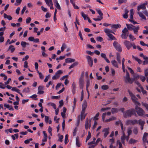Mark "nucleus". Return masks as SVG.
<instances>
[{"label":"nucleus","mask_w":148,"mask_h":148,"mask_svg":"<svg viewBox=\"0 0 148 148\" xmlns=\"http://www.w3.org/2000/svg\"><path fill=\"white\" fill-rule=\"evenodd\" d=\"M147 3H143L140 5H139L138 7L137 10L138 12H139L140 9L145 10L146 9L145 5Z\"/></svg>","instance_id":"9b49d317"},{"label":"nucleus","mask_w":148,"mask_h":148,"mask_svg":"<svg viewBox=\"0 0 148 148\" xmlns=\"http://www.w3.org/2000/svg\"><path fill=\"white\" fill-rule=\"evenodd\" d=\"M87 106V103L86 101H84L82 105V110L80 116L79 115L78 117V120H81L84 119L86 115L84 114L85 110Z\"/></svg>","instance_id":"f257e3e1"},{"label":"nucleus","mask_w":148,"mask_h":148,"mask_svg":"<svg viewBox=\"0 0 148 148\" xmlns=\"http://www.w3.org/2000/svg\"><path fill=\"white\" fill-rule=\"evenodd\" d=\"M49 105L51 106L52 107H53V108L54 109H56V106L55 104L54 103H50L48 104Z\"/></svg>","instance_id":"ea45409f"},{"label":"nucleus","mask_w":148,"mask_h":148,"mask_svg":"<svg viewBox=\"0 0 148 148\" xmlns=\"http://www.w3.org/2000/svg\"><path fill=\"white\" fill-rule=\"evenodd\" d=\"M142 105L145 107L148 110V104L146 103H142Z\"/></svg>","instance_id":"4d7b16f0"},{"label":"nucleus","mask_w":148,"mask_h":148,"mask_svg":"<svg viewBox=\"0 0 148 148\" xmlns=\"http://www.w3.org/2000/svg\"><path fill=\"white\" fill-rule=\"evenodd\" d=\"M55 3H56L55 5L56 7L59 10L61 9V7L60 6L57 0H55Z\"/></svg>","instance_id":"bb28decb"},{"label":"nucleus","mask_w":148,"mask_h":148,"mask_svg":"<svg viewBox=\"0 0 148 148\" xmlns=\"http://www.w3.org/2000/svg\"><path fill=\"white\" fill-rule=\"evenodd\" d=\"M111 108L110 107H108L106 108H102L101 109V111H104L107 110H108L110 109Z\"/></svg>","instance_id":"603ef678"},{"label":"nucleus","mask_w":148,"mask_h":148,"mask_svg":"<svg viewBox=\"0 0 148 148\" xmlns=\"http://www.w3.org/2000/svg\"><path fill=\"white\" fill-rule=\"evenodd\" d=\"M26 9V6H25L23 8V9H22L21 12V14H23L25 11V10Z\"/></svg>","instance_id":"6e6d98bb"},{"label":"nucleus","mask_w":148,"mask_h":148,"mask_svg":"<svg viewBox=\"0 0 148 148\" xmlns=\"http://www.w3.org/2000/svg\"><path fill=\"white\" fill-rule=\"evenodd\" d=\"M126 75L124 77V78L125 79V82L126 83H129L131 84H132L134 80L135 79V78L138 77V76H137L136 77H134V79H131L130 77V74L127 71H126Z\"/></svg>","instance_id":"39448f33"},{"label":"nucleus","mask_w":148,"mask_h":148,"mask_svg":"<svg viewBox=\"0 0 148 148\" xmlns=\"http://www.w3.org/2000/svg\"><path fill=\"white\" fill-rule=\"evenodd\" d=\"M134 59H135V60H136L138 62V63L139 64H141L142 61L140 59L138 58L137 57H136L134 58Z\"/></svg>","instance_id":"79ce46f5"},{"label":"nucleus","mask_w":148,"mask_h":148,"mask_svg":"<svg viewBox=\"0 0 148 148\" xmlns=\"http://www.w3.org/2000/svg\"><path fill=\"white\" fill-rule=\"evenodd\" d=\"M129 12V10L125 9V14L123 15V18L126 19L128 18L127 14Z\"/></svg>","instance_id":"6ab92c4d"},{"label":"nucleus","mask_w":148,"mask_h":148,"mask_svg":"<svg viewBox=\"0 0 148 148\" xmlns=\"http://www.w3.org/2000/svg\"><path fill=\"white\" fill-rule=\"evenodd\" d=\"M145 77H147L148 75V69H146L145 70Z\"/></svg>","instance_id":"680f3d73"},{"label":"nucleus","mask_w":148,"mask_h":148,"mask_svg":"<svg viewBox=\"0 0 148 148\" xmlns=\"http://www.w3.org/2000/svg\"><path fill=\"white\" fill-rule=\"evenodd\" d=\"M134 133L135 134H137L138 133L137 129L136 128H134L133 130Z\"/></svg>","instance_id":"0e129e2a"},{"label":"nucleus","mask_w":148,"mask_h":148,"mask_svg":"<svg viewBox=\"0 0 148 148\" xmlns=\"http://www.w3.org/2000/svg\"><path fill=\"white\" fill-rule=\"evenodd\" d=\"M21 45L23 48H25L26 46V42L25 41H22L21 42Z\"/></svg>","instance_id":"37998d69"},{"label":"nucleus","mask_w":148,"mask_h":148,"mask_svg":"<svg viewBox=\"0 0 148 148\" xmlns=\"http://www.w3.org/2000/svg\"><path fill=\"white\" fill-rule=\"evenodd\" d=\"M140 88L141 90V91L143 93V94H146L147 92L146 91L144 90L142 86H141Z\"/></svg>","instance_id":"864d4df0"},{"label":"nucleus","mask_w":148,"mask_h":148,"mask_svg":"<svg viewBox=\"0 0 148 148\" xmlns=\"http://www.w3.org/2000/svg\"><path fill=\"white\" fill-rule=\"evenodd\" d=\"M30 90L29 87H27L24 89L23 91V92H25L26 93H28L29 92Z\"/></svg>","instance_id":"e433bc0d"},{"label":"nucleus","mask_w":148,"mask_h":148,"mask_svg":"<svg viewBox=\"0 0 148 148\" xmlns=\"http://www.w3.org/2000/svg\"><path fill=\"white\" fill-rule=\"evenodd\" d=\"M128 29L126 27H125L122 31V33H127L128 32Z\"/></svg>","instance_id":"8fccbe9b"},{"label":"nucleus","mask_w":148,"mask_h":148,"mask_svg":"<svg viewBox=\"0 0 148 148\" xmlns=\"http://www.w3.org/2000/svg\"><path fill=\"white\" fill-rule=\"evenodd\" d=\"M59 103H60V105L59 106V107H62L63 105V100H61L59 101Z\"/></svg>","instance_id":"69168bd1"},{"label":"nucleus","mask_w":148,"mask_h":148,"mask_svg":"<svg viewBox=\"0 0 148 148\" xmlns=\"http://www.w3.org/2000/svg\"><path fill=\"white\" fill-rule=\"evenodd\" d=\"M121 27V25L119 24H113L111 25L112 28H113L115 29H117L119 28H120Z\"/></svg>","instance_id":"b1692460"},{"label":"nucleus","mask_w":148,"mask_h":148,"mask_svg":"<svg viewBox=\"0 0 148 148\" xmlns=\"http://www.w3.org/2000/svg\"><path fill=\"white\" fill-rule=\"evenodd\" d=\"M136 114V110L134 108L130 109L125 111L123 113V116L125 118L130 117L133 114Z\"/></svg>","instance_id":"f03ea898"},{"label":"nucleus","mask_w":148,"mask_h":148,"mask_svg":"<svg viewBox=\"0 0 148 148\" xmlns=\"http://www.w3.org/2000/svg\"><path fill=\"white\" fill-rule=\"evenodd\" d=\"M52 130V128L50 126H49L48 129V131L51 136H52V134L51 133Z\"/></svg>","instance_id":"3c124183"},{"label":"nucleus","mask_w":148,"mask_h":148,"mask_svg":"<svg viewBox=\"0 0 148 148\" xmlns=\"http://www.w3.org/2000/svg\"><path fill=\"white\" fill-rule=\"evenodd\" d=\"M118 109L114 108H112L111 110V112L112 114L117 113L118 112Z\"/></svg>","instance_id":"a878e982"},{"label":"nucleus","mask_w":148,"mask_h":148,"mask_svg":"<svg viewBox=\"0 0 148 148\" xmlns=\"http://www.w3.org/2000/svg\"><path fill=\"white\" fill-rule=\"evenodd\" d=\"M138 142L137 140H135L132 138H131L129 141V143L130 144L135 143Z\"/></svg>","instance_id":"c756f323"},{"label":"nucleus","mask_w":148,"mask_h":148,"mask_svg":"<svg viewBox=\"0 0 148 148\" xmlns=\"http://www.w3.org/2000/svg\"><path fill=\"white\" fill-rule=\"evenodd\" d=\"M91 125V121H86L85 125L86 129L87 130L90 128Z\"/></svg>","instance_id":"f8f14e48"},{"label":"nucleus","mask_w":148,"mask_h":148,"mask_svg":"<svg viewBox=\"0 0 148 148\" xmlns=\"http://www.w3.org/2000/svg\"><path fill=\"white\" fill-rule=\"evenodd\" d=\"M59 77H58V76H57L56 75H53L52 77V79L53 80H56L57 79H58Z\"/></svg>","instance_id":"052dcab7"},{"label":"nucleus","mask_w":148,"mask_h":148,"mask_svg":"<svg viewBox=\"0 0 148 148\" xmlns=\"http://www.w3.org/2000/svg\"><path fill=\"white\" fill-rule=\"evenodd\" d=\"M81 13L82 16L84 18V20H86L87 19V18H88V15L85 14L83 12H82Z\"/></svg>","instance_id":"473e14b6"},{"label":"nucleus","mask_w":148,"mask_h":148,"mask_svg":"<svg viewBox=\"0 0 148 148\" xmlns=\"http://www.w3.org/2000/svg\"><path fill=\"white\" fill-rule=\"evenodd\" d=\"M66 45L64 43L62 44V46L61 47V51L63 52V51L64 49L66 48Z\"/></svg>","instance_id":"4c0bfd02"},{"label":"nucleus","mask_w":148,"mask_h":148,"mask_svg":"<svg viewBox=\"0 0 148 148\" xmlns=\"http://www.w3.org/2000/svg\"><path fill=\"white\" fill-rule=\"evenodd\" d=\"M89 84H90L89 81H87L86 88V90L87 91V92L88 93H89V91L88 90V87L89 85Z\"/></svg>","instance_id":"de8ad7c7"},{"label":"nucleus","mask_w":148,"mask_h":148,"mask_svg":"<svg viewBox=\"0 0 148 148\" xmlns=\"http://www.w3.org/2000/svg\"><path fill=\"white\" fill-rule=\"evenodd\" d=\"M127 0H119V3L121 4L123 3H125L126 2Z\"/></svg>","instance_id":"09e8293b"},{"label":"nucleus","mask_w":148,"mask_h":148,"mask_svg":"<svg viewBox=\"0 0 148 148\" xmlns=\"http://www.w3.org/2000/svg\"><path fill=\"white\" fill-rule=\"evenodd\" d=\"M63 73V71L62 70H59L58 71L55 73V75H56L57 76H58V77H60V75L62 74Z\"/></svg>","instance_id":"7c9ffc66"},{"label":"nucleus","mask_w":148,"mask_h":148,"mask_svg":"<svg viewBox=\"0 0 148 148\" xmlns=\"http://www.w3.org/2000/svg\"><path fill=\"white\" fill-rule=\"evenodd\" d=\"M138 14L139 15V16L142 19L144 20H146V17L142 13L140 12H138Z\"/></svg>","instance_id":"393cba45"},{"label":"nucleus","mask_w":148,"mask_h":148,"mask_svg":"<svg viewBox=\"0 0 148 148\" xmlns=\"http://www.w3.org/2000/svg\"><path fill=\"white\" fill-rule=\"evenodd\" d=\"M138 123L140 125H144L145 122L144 121H138Z\"/></svg>","instance_id":"5fc2aeb1"},{"label":"nucleus","mask_w":148,"mask_h":148,"mask_svg":"<svg viewBox=\"0 0 148 148\" xmlns=\"http://www.w3.org/2000/svg\"><path fill=\"white\" fill-rule=\"evenodd\" d=\"M14 47L13 45H11L9 47L8 50L11 49V51L12 53L15 50V48Z\"/></svg>","instance_id":"2f4dec72"},{"label":"nucleus","mask_w":148,"mask_h":148,"mask_svg":"<svg viewBox=\"0 0 148 148\" xmlns=\"http://www.w3.org/2000/svg\"><path fill=\"white\" fill-rule=\"evenodd\" d=\"M128 92L130 96L131 97V99H132L135 105L136 106H140L141 104L139 102L137 101L138 99L132 93V92L130 90H128Z\"/></svg>","instance_id":"7ed1b4c3"},{"label":"nucleus","mask_w":148,"mask_h":148,"mask_svg":"<svg viewBox=\"0 0 148 148\" xmlns=\"http://www.w3.org/2000/svg\"><path fill=\"white\" fill-rule=\"evenodd\" d=\"M84 98V92H83V90H82V91L81 92V99L80 100L81 101H82Z\"/></svg>","instance_id":"bf43d9fd"},{"label":"nucleus","mask_w":148,"mask_h":148,"mask_svg":"<svg viewBox=\"0 0 148 148\" xmlns=\"http://www.w3.org/2000/svg\"><path fill=\"white\" fill-rule=\"evenodd\" d=\"M31 18L30 17H28L26 19V22L27 23H29L30 22Z\"/></svg>","instance_id":"e2e57ef3"},{"label":"nucleus","mask_w":148,"mask_h":148,"mask_svg":"<svg viewBox=\"0 0 148 148\" xmlns=\"http://www.w3.org/2000/svg\"><path fill=\"white\" fill-rule=\"evenodd\" d=\"M4 18H7L8 20H11L12 19V17L10 15H8L5 13H4L3 14Z\"/></svg>","instance_id":"412c9836"},{"label":"nucleus","mask_w":148,"mask_h":148,"mask_svg":"<svg viewBox=\"0 0 148 148\" xmlns=\"http://www.w3.org/2000/svg\"><path fill=\"white\" fill-rule=\"evenodd\" d=\"M128 35V33H123L121 35V37L123 39H126Z\"/></svg>","instance_id":"aec40b11"},{"label":"nucleus","mask_w":148,"mask_h":148,"mask_svg":"<svg viewBox=\"0 0 148 148\" xmlns=\"http://www.w3.org/2000/svg\"><path fill=\"white\" fill-rule=\"evenodd\" d=\"M140 79L143 82H144L145 80V77L140 75Z\"/></svg>","instance_id":"c03bdc74"},{"label":"nucleus","mask_w":148,"mask_h":148,"mask_svg":"<svg viewBox=\"0 0 148 148\" xmlns=\"http://www.w3.org/2000/svg\"><path fill=\"white\" fill-rule=\"evenodd\" d=\"M105 32L107 34V35L108 34H110L111 33H112L114 34V32H113L112 31L108 29H104Z\"/></svg>","instance_id":"4be33fe9"},{"label":"nucleus","mask_w":148,"mask_h":148,"mask_svg":"<svg viewBox=\"0 0 148 148\" xmlns=\"http://www.w3.org/2000/svg\"><path fill=\"white\" fill-rule=\"evenodd\" d=\"M109 88L108 86V85H104L101 86V88L104 90H106L108 89Z\"/></svg>","instance_id":"c9c22d12"},{"label":"nucleus","mask_w":148,"mask_h":148,"mask_svg":"<svg viewBox=\"0 0 148 148\" xmlns=\"http://www.w3.org/2000/svg\"><path fill=\"white\" fill-rule=\"evenodd\" d=\"M109 128H105L103 130V132H104V136L106 137L109 133Z\"/></svg>","instance_id":"ddd939ff"},{"label":"nucleus","mask_w":148,"mask_h":148,"mask_svg":"<svg viewBox=\"0 0 148 148\" xmlns=\"http://www.w3.org/2000/svg\"><path fill=\"white\" fill-rule=\"evenodd\" d=\"M88 64L91 67H92L93 64V60L91 57L89 56H87L86 57Z\"/></svg>","instance_id":"1a4fd4ad"},{"label":"nucleus","mask_w":148,"mask_h":148,"mask_svg":"<svg viewBox=\"0 0 148 148\" xmlns=\"http://www.w3.org/2000/svg\"><path fill=\"white\" fill-rule=\"evenodd\" d=\"M96 10L100 16V17H103V14L101 10L100 9H97Z\"/></svg>","instance_id":"f704fd0d"},{"label":"nucleus","mask_w":148,"mask_h":148,"mask_svg":"<svg viewBox=\"0 0 148 148\" xmlns=\"http://www.w3.org/2000/svg\"><path fill=\"white\" fill-rule=\"evenodd\" d=\"M138 121H127V125H128L129 124H131L134 125L138 123Z\"/></svg>","instance_id":"f3484780"},{"label":"nucleus","mask_w":148,"mask_h":148,"mask_svg":"<svg viewBox=\"0 0 148 148\" xmlns=\"http://www.w3.org/2000/svg\"><path fill=\"white\" fill-rule=\"evenodd\" d=\"M125 133L124 132L123 133V135L121 137V141L123 145L125 144Z\"/></svg>","instance_id":"dca6fc26"},{"label":"nucleus","mask_w":148,"mask_h":148,"mask_svg":"<svg viewBox=\"0 0 148 148\" xmlns=\"http://www.w3.org/2000/svg\"><path fill=\"white\" fill-rule=\"evenodd\" d=\"M144 59L145 60L143 62V65H145L146 64H148V58L147 57V59Z\"/></svg>","instance_id":"49530a36"},{"label":"nucleus","mask_w":148,"mask_h":148,"mask_svg":"<svg viewBox=\"0 0 148 148\" xmlns=\"http://www.w3.org/2000/svg\"><path fill=\"white\" fill-rule=\"evenodd\" d=\"M119 124H120L121 129L123 130V125L121 121H117L116 122V125H118Z\"/></svg>","instance_id":"c85d7f7f"},{"label":"nucleus","mask_w":148,"mask_h":148,"mask_svg":"<svg viewBox=\"0 0 148 148\" xmlns=\"http://www.w3.org/2000/svg\"><path fill=\"white\" fill-rule=\"evenodd\" d=\"M76 144L77 146L78 147H80L81 146V144L79 142L78 138L77 137L76 138Z\"/></svg>","instance_id":"72a5a7b5"},{"label":"nucleus","mask_w":148,"mask_h":148,"mask_svg":"<svg viewBox=\"0 0 148 148\" xmlns=\"http://www.w3.org/2000/svg\"><path fill=\"white\" fill-rule=\"evenodd\" d=\"M127 29L129 30H133L134 33L135 34H137L138 30L139 29V27L138 26L136 27L132 24H126Z\"/></svg>","instance_id":"20e7f679"},{"label":"nucleus","mask_w":148,"mask_h":148,"mask_svg":"<svg viewBox=\"0 0 148 148\" xmlns=\"http://www.w3.org/2000/svg\"><path fill=\"white\" fill-rule=\"evenodd\" d=\"M11 90L12 91H16L17 92H19V91H20L19 89L17 88L16 87H12Z\"/></svg>","instance_id":"58836bf2"},{"label":"nucleus","mask_w":148,"mask_h":148,"mask_svg":"<svg viewBox=\"0 0 148 148\" xmlns=\"http://www.w3.org/2000/svg\"><path fill=\"white\" fill-rule=\"evenodd\" d=\"M113 45L116 49L119 52H121L122 51V49L120 45L116 41H114L113 43Z\"/></svg>","instance_id":"0eeeda50"},{"label":"nucleus","mask_w":148,"mask_h":148,"mask_svg":"<svg viewBox=\"0 0 148 148\" xmlns=\"http://www.w3.org/2000/svg\"><path fill=\"white\" fill-rule=\"evenodd\" d=\"M116 54V60L119 64H121V56L118 53H117Z\"/></svg>","instance_id":"a211bd4d"},{"label":"nucleus","mask_w":148,"mask_h":148,"mask_svg":"<svg viewBox=\"0 0 148 148\" xmlns=\"http://www.w3.org/2000/svg\"><path fill=\"white\" fill-rule=\"evenodd\" d=\"M129 37L130 40H131L132 41H133L135 40L136 38H134V36H133L131 34H130L129 35Z\"/></svg>","instance_id":"a18cd8bd"},{"label":"nucleus","mask_w":148,"mask_h":148,"mask_svg":"<svg viewBox=\"0 0 148 148\" xmlns=\"http://www.w3.org/2000/svg\"><path fill=\"white\" fill-rule=\"evenodd\" d=\"M99 115V112H97L93 118H92L91 119V120L92 119L93 120H97L99 119L98 116Z\"/></svg>","instance_id":"5701e85b"},{"label":"nucleus","mask_w":148,"mask_h":148,"mask_svg":"<svg viewBox=\"0 0 148 148\" xmlns=\"http://www.w3.org/2000/svg\"><path fill=\"white\" fill-rule=\"evenodd\" d=\"M111 63L113 66L117 68L119 67L118 63L115 60H112L111 61Z\"/></svg>","instance_id":"4468645a"},{"label":"nucleus","mask_w":148,"mask_h":148,"mask_svg":"<svg viewBox=\"0 0 148 148\" xmlns=\"http://www.w3.org/2000/svg\"><path fill=\"white\" fill-rule=\"evenodd\" d=\"M97 40L101 42L103 40V39L101 37L99 36L97 38Z\"/></svg>","instance_id":"338daca9"},{"label":"nucleus","mask_w":148,"mask_h":148,"mask_svg":"<svg viewBox=\"0 0 148 148\" xmlns=\"http://www.w3.org/2000/svg\"><path fill=\"white\" fill-rule=\"evenodd\" d=\"M123 43L128 50L132 46V44L129 41L125 40L124 41Z\"/></svg>","instance_id":"6e6552de"},{"label":"nucleus","mask_w":148,"mask_h":148,"mask_svg":"<svg viewBox=\"0 0 148 148\" xmlns=\"http://www.w3.org/2000/svg\"><path fill=\"white\" fill-rule=\"evenodd\" d=\"M103 18V17H100V18H93V19L95 21H101Z\"/></svg>","instance_id":"13d9d810"},{"label":"nucleus","mask_w":148,"mask_h":148,"mask_svg":"<svg viewBox=\"0 0 148 148\" xmlns=\"http://www.w3.org/2000/svg\"><path fill=\"white\" fill-rule=\"evenodd\" d=\"M84 83V79L79 78V84L80 88H83Z\"/></svg>","instance_id":"9d476101"},{"label":"nucleus","mask_w":148,"mask_h":148,"mask_svg":"<svg viewBox=\"0 0 148 148\" xmlns=\"http://www.w3.org/2000/svg\"><path fill=\"white\" fill-rule=\"evenodd\" d=\"M107 36L111 40H116V39L115 37L112 34H108Z\"/></svg>","instance_id":"cd10ccee"},{"label":"nucleus","mask_w":148,"mask_h":148,"mask_svg":"<svg viewBox=\"0 0 148 148\" xmlns=\"http://www.w3.org/2000/svg\"><path fill=\"white\" fill-rule=\"evenodd\" d=\"M65 62L66 63H71L74 62L75 60L71 58H69L65 59Z\"/></svg>","instance_id":"2eb2a0df"},{"label":"nucleus","mask_w":148,"mask_h":148,"mask_svg":"<svg viewBox=\"0 0 148 148\" xmlns=\"http://www.w3.org/2000/svg\"><path fill=\"white\" fill-rule=\"evenodd\" d=\"M138 106H136L135 109L136 112L139 116H144L145 114V111L141 108L138 107Z\"/></svg>","instance_id":"423d86ee"},{"label":"nucleus","mask_w":148,"mask_h":148,"mask_svg":"<svg viewBox=\"0 0 148 148\" xmlns=\"http://www.w3.org/2000/svg\"><path fill=\"white\" fill-rule=\"evenodd\" d=\"M34 38L32 36H31L28 38V40L34 42Z\"/></svg>","instance_id":"774afa93"},{"label":"nucleus","mask_w":148,"mask_h":148,"mask_svg":"<svg viewBox=\"0 0 148 148\" xmlns=\"http://www.w3.org/2000/svg\"><path fill=\"white\" fill-rule=\"evenodd\" d=\"M68 138V135L66 134L65 136V138L64 140V143L66 144L68 142L67 140Z\"/></svg>","instance_id":"a19ab883"}]
</instances>
